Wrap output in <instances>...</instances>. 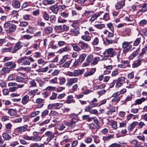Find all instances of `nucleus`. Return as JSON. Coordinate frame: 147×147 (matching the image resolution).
Masks as SVG:
<instances>
[{
    "mask_svg": "<svg viewBox=\"0 0 147 147\" xmlns=\"http://www.w3.org/2000/svg\"><path fill=\"white\" fill-rule=\"evenodd\" d=\"M96 70V69L95 68H92L89 71H87L84 74V76L85 77H87L91 76L94 73Z\"/></svg>",
    "mask_w": 147,
    "mask_h": 147,
    "instance_id": "obj_17",
    "label": "nucleus"
},
{
    "mask_svg": "<svg viewBox=\"0 0 147 147\" xmlns=\"http://www.w3.org/2000/svg\"><path fill=\"white\" fill-rule=\"evenodd\" d=\"M5 65L7 67H9L10 68L13 69L16 67V65L13 62H8L5 63Z\"/></svg>",
    "mask_w": 147,
    "mask_h": 147,
    "instance_id": "obj_19",
    "label": "nucleus"
},
{
    "mask_svg": "<svg viewBox=\"0 0 147 147\" xmlns=\"http://www.w3.org/2000/svg\"><path fill=\"white\" fill-rule=\"evenodd\" d=\"M125 20L128 22H130L134 23L135 22L134 17L133 16H129V17H126L125 18Z\"/></svg>",
    "mask_w": 147,
    "mask_h": 147,
    "instance_id": "obj_24",
    "label": "nucleus"
},
{
    "mask_svg": "<svg viewBox=\"0 0 147 147\" xmlns=\"http://www.w3.org/2000/svg\"><path fill=\"white\" fill-rule=\"evenodd\" d=\"M58 129L59 131H62L65 128L64 125L63 124H61L59 125L58 126Z\"/></svg>",
    "mask_w": 147,
    "mask_h": 147,
    "instance_id": "obj_55",
    "label": "nucleus"
},
{
    "mask_svg": "<svg viewBox=\"0 0 147 147\" xmlns=\"http://www.w3.org/2000/svg\"><path fill=\"white\" fill-rule=\"evenodd\" d=\"M53 31V28L52 27L49 26L45 28L44 30L45 32L47 34L51 33Z\"/></svg>",
    "mask_w": 147,
    "mask_h": 147,
    "instance_id": "obj_33",
    "label": "nucleus"
},
{
    "mask_svg": "<svg viewBox=\"0 0 147 147\" xmlns=\"http://www.w3.org/2000/svg\"><path fill=\"white\" fill-rule=\"evenodd\" d=\"M10 71V69L8 67H3L1 70V72L2 74H4L5 73H8Z\"/></svg>",
    "mask_w": 147,
    "mask_h": 147,
    "instance_id": "obj_41",
    "label": "nucleus"
},
{
    "mask_svg": "<svg viewBox=\"0 0 147 147\" xmlns=\"http://www.w3.org/2000/svg\"><path fill=\"white\" fill-rule=\"evenodd\" d=\"M45 135L47 136V141L49 142H50L54 137V134L51 131H48L45 133Z\"/></svg>",
    "mask_w": 147,
    "mask_h": 147,
    "instance_id": "obj_6",
    "label": "nucleus"
},
{
    "mask_svg": "<svg viewBox=\"0 0 147 147\" xmlns=\"http://www.w3.org/2000/svg\"><path fill=\"white\" fill-rule=\"evenodd\" d=\"M71 60H70L67 61L66 63L63 64V66L64 67H65L67 68L68 67H69L71 63Z\"/></svg>",
    "mask_w": 147,
    "mask_h": 147,
    "instance_id": "obj_58",
    "label": "nucleus"
},
{
    "mask_svg": "<svg viewBox=\"0 0 147 147\" xmlns=\"http://www.w3.org/2000/svg\"><path fill=\"white\" fill-rule=\"evenodd\" d=\"M86 56V54L85 53H82L80 56V61H81V63H82L84 61Z\"/></svg>",
    "mask_w": 147,
    "mask_h": 147,
    "instance_id": "obj_51",
    "label": "nucleus"
},
{
    "mask_svg": "<svg viewBox=\"0 0 147 147\" xmlns=\"http://www.w3.org/2000/svg\"><path fill=\"white\" fill-rule=\"evenodd\" d=\"M81 38L82 39L86 41H89L91 40V37L90 36V34L87 31L85 32L84 35L82 36Z\"/></svg>",
    "mask_w": 147,
    "mask_h": 147,
    "instance_id": "obj_5",
    "label": "nucleus"
},
{
    "mask_svg": "<svg viewBox=\"0 0 147 147\" xmlns=\"http://www.w3.org/2000/svg\"><path fill=\"white\" fill-rule=\"evenodd\" d=\"M79 29L78 27L76 28L71 29L70 30V32L73 33L75 36L79 34Z\"/></svg>",
    "mask_w": 147,
    "mask_h": 147,
    "instance_id": "obj_25",
    "label": "nucleus"
},
{
    "mask_svg": "<svg viewBox=\"0 0 147 147\" xmlns=\"http://www.w3.org/2000/svg\"><path fill=\"white\" fill-rule=\"evenodd\" d=\"M72 102H75V101L73 99V96L71 95H69L67 96L66 103L67 104H70Z\"/></svg>",
    "mask_w": 147,
    "mask_h": 147,
    "instance_id": "obj_26",
    "label": "nucleus"
},
{
    "mask_svg": "<svg viewBox=\"0 0 147 147\" xmlns=\"http://www.w3.org/2000/svg\"><path fill=\"white\" fill-rule=\"evenodd\" d=\"M95 28L99 29H101L105 27V25L104 24H98L94 25Z\"/></svg>",
    "mask_w": 147,
    "mask_h": 147,
    "instance_id": "obj_47",
    "label": "nucleus"
},
{
    "mask_svg": "<svg viewBox=\"0 0 147 147\" xmlns=\"http://www.w3.org/2000/svg\"><path fill=\"white\" fill-rule=\"evenodd\" d=\"M4 28L6 32L9 34L15 32L16 29V26L11 22H7L4 24Z\"/></svg>",
    "mask_w": 147,
    "mask_h": 147,
    "instance_id": "obj_1",
    "label": "nucleus"
},
{
    "mask_svg": "<svg viewBox=\"0 0 147 147\" xmlns=\"http://www.w3.org/2000/svg\"><path fill=\"white\" fill-rule=\"evenodd\" d=\"M69 116L70 118L71 119V121L72 123L74 124L78 122V121L77 119L78 117V114L73 113L70 114Z\"/></svg>",
    "mask_w": 147,
    "mask_h": 147,
    "instance_id": "obj_8",
    "label": "nucleus"
},
{
    "mask_svg": "<svg viewBox=\"0 0 147 147\" xmlns=\"http://www.w3.org/2000/svg\"><path fill=\"white\" fill-rule=\"evenodd\" d=\"M40 111H36L30 114V116L32 117H33L36 116L38 115L40 113Z\"/></svg>",
    "mask_w": 147,
    "mask_h": 147,
    "instance_id": "obj_53",
    "label": "nucleus"
},
{
    "mask_svg": "<svg viewBox=\"0 0 147 147\" xmlns=\"http://www.w3.org/2000/svg\"><path fill=\"white\" fill-rule=\"evenodd\" d=\"M125 0H123L118 2L115 5V7L117 9H121L125 5Z\"/></svg>",
    "mask_w": 147,
    "mask_h": 147,
    "instance_id": "obj_9",
    "label": "nucleus"
},
{
    "mask_svg": "<svg viewBox=\"0 0 147 147\" xmlns=\"http://www.w3.org/2000/svg\"><path fill=\"white\" fill-rule=\"evenodd\" d=\"M45 62L44 60L42 59H40L37 61V63L40 65H44L45 63H44Z\"/></svg>",
    "mask_w": 147,
    "mask_h": 147,
    "instance_id": "obj_62",
    "label": "nucleus"
},
{
    "mask_svg": "<svg viewBox=\"0 0 147 147\" xmlns=\"http://www.w3.org/2000/svg\"><path fill=\"white\" fill-rule=\"evenodd\" d=\"M43 17L46 20H48L49 19V16L46 12L45 11L43 13Z\"/></svg>",
    "mask_w": 147,
    "mask_h": 147,
    "instance_id": "obj_61",
    "label": "nucleus"
},
{
    "mask_svg": "<svg viewBox=\"0 0 147 147\" xmlns=\"http://www.w3.org/2000/svg\"><path fill=\"white\" fill-rule=\"evenodd\" d=\"M140 48L139 47L137 49L136 51H134L132 54L130 55L129 57L130 59H133L134 57H135L136 56V55L138 54L140 51Z\"/></svg>",
    "mask_w": 147,
    "mask_h": 147,
    "instance_id": "obj_28",
    "label": "nucleus"
},
{
    "mask_svg": "<svg viewBox=\"0 0 147 147\" xmlns=\"http://www.w3.org/2000/svg\"><path fill=\"white\" fill-rule=\"evenodd\" d=\"M50 9L53 12L56 14L57 13L59 10V8L58 7L57 5L56 4H55L51 6L50 7Z\"/></svg>",
    "mask_w": 147,
    "mask_h": 147,
    "instance_id": "obj_13",
    "label": "nucleus"
},
{
    "mask_svg": "<svg viewBox=\"0 0 147 147\" xmlns=\"http://www.w3.org/2000/svg\"><path fill=\"white\" fill-rule=\"evenodd\" d=\"M106 85L104 84H101L98 86H95L93 87L94 90H97L100 89H101L105 88Z\"/></svg>",
    "mask_w": 147,
    "mask_h": 147,
    "instance_id": "obj_34",
    "label": "nucleus"
},
{
    "mask_svg": "<svg viewBox=\"0 0 147 147\" xmlns=\"http://www.w3.org/2000/svg\"><path fill=\"white\" fill-rule=\"evenodd\" d=\"M103 55H105L109 57H113L116 55V53L114 51L113 49L110 48L106 49Z\"/></svg>",
    "mask_w": 147,
    "mask_h": 147,
    "instance_id": "obj_4",
    "label": "nucleus"
},
{
    "mask_svg": "<svg viewBox=\"0 0 147 147\" xmlns=\"http://www.w3.org/2000/svg\"><path fill=\"white\" fill-rule=\"evenodd\" d=\"M30 100L29 97L27 95L24 96L22 99V102L24 105H26Z\"/></svg>",
    "mask_w": 147,
    "mask_h": 147,
    "instance_id": "obj_16",
    "label": "nucleus"
},
{
    "mask_svg": "<svg viewBox=\"0 0 147 147\" xmlns=\"http://www.w3.org/2000/svg\"><path fill=\"white\" fill-rule=\"evenodd\" d=\"M78 44L80 47L81 50H86L88 49L89 48V45L88 44L82 41H80Z\"/></svg>",
    "mask_w": 147,
    "mask_h": 147,
    "instance_id": "obj_7",
    "label": "nucleus"
},
{
    "mask_svg": "<svg viewBox=\"0 0 147 147\" xmlns=\"http://www.w3.org/2000/svg\"><path fill=\"white\" fill-rule=\"evenodd\" d=\"M138 124V122L134 121L129 125L128 127V129L129 131L132 130Z\"/></svg>",
    "mask_w": 147,
    "mask_h": 147,
    "instance_id": "obj_22",
    "label": "nucleus"
},
{
    "mask_svg": "<svg viewBox=\"0 0 147 147\" xmlns=\"http://www.w3.org/2000/svg\"><path fill=\"white\" fill-rule=\"evenodd\" d=\"M84 71V69H76L74 71V76H78L82 75Z\"/></svg>",
    "mask_w": 147,
    "mask_h": 147,
    "instance_id": "obj_14",
    "label": "nucleus"
},
{
    "mask_svg": "<svg viewBox=\"0 0 147 147\" xmlns=\"http://www.w3.org/2000/svg\"><path fill=\"white\" fill-rule=\"evenodd\" d=\"M42 4L45 5H47L54 4L55 3V1L53 0H43Z\"/></svg>",
    "mask_w": 147,
    "mask_h": 147,
    "instance_id": "obj_18",
    "label": "nucleus"
},
{
    "mask_svg": "<svg viewBox=\"0 0 147 147\" xmlns=\"http://www.w3.org/2000/svg\"><path fill=\"white\" fill-rule=\"evenodd\" d=\"M99 42L98 38V37H96L94 39L93 42H92V44L93 45H96L98 44Z\"/></svg>",
    "mask_w": 147,
    "mask_h": 147,
    "instance_id": "obj_45",
    "label": "nucleus"
},
{
    "mask_svg": "<svg viewBox=\"0 0 147 147\" xmlns=\"http://www.w3.org/2000/svg\"><path fill=\"white\" fill-rule=\"evenodd\" d=\"M6 129V132L8 133L11 132V129L12 127V125L10 123H8L5 125Z\"/></svg>",
    "mask_w": 147,
    "mask_h": 147,
    "instance_id": "obj_23",
    "label": "nucleus"
},
{
    "mask_svg": "<svg viewBox=\"0 0 147 147\" xmlns=\"http://www.w3.org/2000/svg\"><path fill=\"white\" fill-rule=\"evenodd\" d=\"M34 29V28L29 26L28 28L26 30V32L28 33L32 34L33 32V30Z\"/></svg>",
    "mask_w": 147,
    "mask_h": 147,
    "instance_id": "obj_49",
    "label": "nucleus"
},
{
    "mask_svg": "<svg viewBox=\"0 0 147 147\" xmlns=\"http://www.w3.org/2000/svg\"><path fill=\"white\" fill-rule=\"evenodd\" d=\"M78 79L77 78H74L70 79L67 82L66 85L68 87L70 86L74 83L77 82Z\"/></svg>",
    "mask_w": 147,
    "mask_h": 147,
    "instance_id": "obj_12",
    "label": "nucleus"
},
{
    "mask_svg": "<svg viewBox=\"0 0 147 147\" xmlns=\"http://www.w3.org/2000/svg\"><path fill=\"white\" fill-rule=\"evenodd\" d=\"M71 50V48L69 46H66L65 47L61 49L59 51V53H62L63 52H67Z\"/></svg>",
    "mask_w": 147,
    "mask_h": 147,
    "instance_id": "obj_15",
    "label": "nucleus"
},
{
    "mask_svg": "<svg viewBox=\"0 0 147 147\" xmlns=\"http://www.w3.org/2000/svg\"><path fill=\"white\" fill-rule=\"evenodd\" d=\"M90 128L92 129H94L95 128H97L98 129H99V126H98L97 125H95L93 123H91L90 125Z\"/></svg>",
    "mask_w": 147,
    "mask_h": 147,
    "instance_id": "obj_57",
    "label": "nucleus"
},
{
    "mask_svg": "<svg viewBox=\"0 0 147 147\" xmlns=\"http://www.w3.org/2000/svg\"><path fill=\"white\" fill-rule=\"evenodd\" d=\"M55 89V87L49 86L47 87L46 88V90L49 91H54Z\"/></svg>",
    "mask_w": 147,
    "mask_h": 147,
    "instance_id": "obj_59",
    "label": "nucleus"
},
{
    "mask_svg": "<svg viewBox=\"0 0 147 147\" xmlns=\"http://www.w3.org/2000/svg\"><path fill=\"white\" fill-rule=\"evenodd\" d=\"M141 40V38H137L134 42V46H138Z\"/></svg>",
    "mask_w": 147,
    "mask_h": 147,
    "instance_id": "obj_56",
    "label": "nucleus"
},
{
    "mask_svg": "<svg viewBox=\"0 0 147 147\" xmlns=\"http://www.w3.org/2000/svg\"><path fill=\"white\" fill-rule=\"evenodd\" d=\"M131 42H124L122 43V47L123 48H125L130 47H132V45H130Z\"/></svg>",
    "mask_w": 147,
    "mask_h": 147,
    "instance_id": "obj_35",
    "label": "nucleus"
},
{
    "mask_svg": "<svg viewBox=\"0 0 147 147\" xmlns=\"http://www.w3.org/2000/svg\"><path fill=\"white\" fill-rule=\"evenodd\" d=\"M57 95V94L55 92H53L52 96L50 97V99L51 100H55L56 98Z\"/></svg>",
    "mask_w": 147,
    "mask_h": 147,
    "instance_id": "obj_60",
    "label": "nucleus"
},
{
    "mask_svg": "<svg viewBox=\"0 0 147 147\" xmlns=\"http://www.w3.org/2000/svg\"><path fill=\"white\" fill-rule=\"evenodd\" d=\"M61 27L62 32L67 31L69 29V27L65 24H63L62 26L61 25Z\"/></svg>",
    "mask_w": 147,
    "mask_h": 147,
    "instance_id": "obj_48",
    "label": "nucleus"
},
{
    "mask_svg": "<svg viewBox=\"0 0 147 147\" xmlns=\"http://www.w3.org/2000/svg\"><path fill=\"white\" fill-rule=\"evenodd\" d=\"M29 84L32 87H35L36 86V84L34 80L31 79L29 82Z\"/></svg>",
    "mask_w": 147,
    "mask_h": 147,
    "instance_id": "obj_46",
    "label": "nucleus"
},
{
    "mask_svg": "<svg viewBox=\"0 0 147 147\" xmlns=\"http://www.w3.org/2000/svg\"><path fill=\"white\" fill-rule=\"evenodd\" d=\"M100 60V58L98 57H96L93 59V61L91 63V66H93L96 64Z\"/></svg>",
    "mask_w": 147,
    "mask_h": 147,
    "instance_id": "obj_37",
    "label": "nucleus"
},
{
    "mask_svg": "<svg viewBox=\"0 0 147 147\" xmlns=\"http://www.w3.org/2000/svg\"><path fill=\"white\" fill-rule=\"evenodd\" d=\"M56 17L54 16H51L50 17V21L52 23H54L56 21Z\"/></svg>",
    "mask_w": 147,
    "mask_h": 147,
    "instance_id": "obj_63",
    "label": "nucleus"
},
{
    "mask_svg": "<svg viewBox=\"0 0 147 147\" xmlns=\"http://www.w3.org/2000/svg\"><path fill=\"white\" fill-rule=\"evenodd\" d=\"M71 46L73 48L74 50L76 51H81L80 47H79L75 43L71 44Z\"/></svg>",
    "mask_w": 147,
    "mask_h": 147,
    "instance_id": "obj_27",
    "label": "nucleus"
},
{
    "mask_svg": "<svg viewBox=\"0 0 147 147\" xmlns=\"http://www.w3.org/2000/svg\"><path fill=\"white\" fill-rule=\"evenodd\" d=\"M22 47V43L19 42L16 44L14 46H11L9 48L10 52L14 53Z\"/></svg>",
    "mask_w": 147,
    "mask_h": 147,
    "instance_id": "obj_2",
    "label": "nucleus"
},
{
    "mask_svg": "<svg viewBox=\"0 0 147 147\" xmlns=\"http://www.w3.org/2000/svg\"><path fill=\"white\" fill-rule=\"evenodd\" d=\"M42 139V137L39 136H32V140L38 142L40 141Z\"/></svg>",
    "mask_w": 147,
    "mask_h": 147,
    "instance_id": "obj_31",
    "label": "nucleus"
},
{
    "mask_svg": "<svg viewBox=\"0 0 147 147\" xmlns=\"http://www.w3.org/2000/svg\"><path fill=\"white\" fill-rule=\"evenodd\" d=\"M59 80V84L61 85H63L64 84L66 81L65 79L63 77L60 78Z\"/></svg>",
    "mask_w": 147,
    "mask_h": 147,
    "instance_id": "obj_54",
    "label": "nucleus"
},
{
    "mask_svg": "<svg viewBox=\"0 0 147 147\" xmlns=\"http://www.w3.org/2000/svg\"><path fill=\"white\" fill-rule=\"evenodd\" d=\"M141 60H138L137 62L133 63L132 65V67L133 68H135L141 65Z\"/></svg>",
    "mask_w": 147,
    "mask_h": 147,
    "instance_id": "obj_39",
    "label": "nucleus"
},
{
    "mask_svg": "<svg viewBox=\"0 0 147 147\" xmlns=\"http://www.w3.org/2000/svg\"><path fill=\"white\" fill-rule=\"evenodd\" d=\"M38 91V89H35L34 90H30L28 92V94L30 96L34 95V96L36 93Z\"/></svg>",
    "mask_w": 147,
    "mask_h": 147,
    "instance_id": "obj_38",
    "label": "nucleus"
},
{
    "mask_svg": "<svg viewBox=\"0 0 147 147\" xmlns=\"http://www.w3.org/2000/svg\"><path fill=\"white\" fill-rule=\"evenodd\" d=\"M6 110H7L8 113L11 116H16L17 115V111L16 109H6Z\"/></svg>",
    "mask_w": 147,
    "mask_h": 147,
    "instance_id": "obj_11",
    "label": "nucleus"
},
{
    "mask_svg": "<svg viewBox=\"0 0 147 147\" xmlns=\"http://www.w3.org/2000/svg\"><path fill=\"white\" fill-rule=\"evenodd\" d=\"M12 5L13 7L15 8H18L20 6V2L17 1H13L12 3Z\"/></svg>",
    "mask_w": 147,
    "mask_h": 147,
    "instance_id": "obj_21",
    "label": "nucleus"
},
{
    "mask_svg": "<svg viewBox=\"0 0 147 147\" xmlns=\"http://www.w3.org/2000/svg\"><path fill=\"white\" fill-rule=\"evenodd\" d=\"M64 124L67 126H71L73 128H74L75 127V125L71 121L70 122L65 121L64 122Z\"/></svg>",
    "mask_w": 147,
    "mask_h": 147,
    "instance_id": "obj_30",
    "label": "nucleus"
},
{
    "mask_svg": "<svg viewBox=\"0 0 147 147\" xmlns=\"http://www.w3.org/2000/svg\"><path fill=\"white\" fill-rule=\"evenodd\" d=\"M113 135H109L107 136H104L103 138V140L105 141H108L110 139L113 138Z\"/></svg>",
    "mask_w": 147,
    "mask_h": 147,
    "instance_id": "obj_42",
    "label": "nucleus"
},
{
    "mask_svg": "<svg viewBox=\"0 0 147 147\" xmlns=\"http://www.w3.org/2000/svg\"><path fill=\"white\" fill-rule=\"evenodd\" d=\"M145 98L144 97L137 99L135 101V105L141 104L143 102L145 101Z\"/></svg>",
    "mask_w": 147,
    "mask_h": 147,
    "instance_id": "obj_29",
    "label": "nucleus"
},
{
    "mask_svg": "<svg viewBox=\"0 0 147 147\" xmlns=\"http://www.w3.org/2000/svg\"><path fill=\"white\" fill-rule=\"evenodd\" d=\"M147 4L144 3L142 6V9L139 10V13H144L147 11Z\"/></svg>",
    "mask_w": 147,
    "mask_h": 147,
    "instance_id": "obj_20",
    "label": "nucleus"
},
{
    "mask_svg": "<svg viewBox=\"0 0 147 147\" xmlns=\"http://www.w3.org/2000/svg\"><path fill=\"white\" fill-rule=\"evenodd\" d=\"M2 136L3 138L6 140H9L11 138V136L6 133H4L3 134Z\"/></svg>",
    "mask_w": 147,
    "mask_h": 147,
    "instance_id": "obj_32",
    "label": "nucleus"
},
{
    "mask_svg": "<svg viewBox=\"0 0 147 147\" xmlns=\"http://www.w3.org/2000/svg\"><path fill=\"white\" fill-rule=\"evenodd\" d=\"M144 54H146L147 55V48L145 47L142 49V53L140 54L139 57L140 58L142 57V55Z\"/></svg>",
    "mask_w": 147,
    "mask_h": 147,
    "instance_id": "obj_36",
    "label": "nucleus"
},
{
    "mask_svg": "<svg viewBox=\"0 0 147 147\" xmlns=\"http://www.w3.org/2000/svg\"><path fill=\"white\" fill-rule=\"evenodd\" d=\"M93 59V55L92 54H90L88 55L86 59V61L89 63H91Z\"/></svg>",
    "mask_w": 147,
    "mask_h": 147,
    "instance_id": "obj_40",
    "label": "nucleus"
},
{
    "mask_svg": "<svg viewBox=\"0 0 147 147\" xmlns=\"http://www.w3.org/2000/svg\"><path fill=\"white\" fill-rule=\"evenodd\" d=\"M82 90L83 91L82 94H87L90 93L92 92V91H90L89 90L87 89H85V87H83L82 89Z\"/></svg>",
    "mask_w": 147,
    "mask_h": 147,
    "instance_id": "obj_43",
    "label": "nucleus"
},
{
    "mask_svg": "<svg viewBox=\"0 0 147 147\" xmlns=\"http://www.w3.org/2000/svg\"><path fill=\"white\" fill-rule=\"evenodd\" d=\"M28 57L24 56L21 57L18 60L17 62L19 63H20L22 65H29L30 64V62L28 60Z\"/></svg>",
    "mask_w": 147,
    "mask_h": 147,
    "instance_id": "obj_3",
    "label": "nucleus"
},
{
    "mask_svg": "<svg viewBox=\"0 0 147 147\" xmlns=\"http://www.w3.org/2000/svg\"><path fill=\"white\" fill-rule=\"evenodd\" d=\"M147 23V21L145 19H143L140 21L139 25L140 26H143L146 25Z\"/></svg>",
    "mask_w": 147,
    "mask_h": 147,
    "instance_id": "obj_52",
    "label": "nucleus"
},
{
    "mask_svg": "<svg viewBox=\"0 0 147 147\" xmlns=\"http://www.w3.org/2000/svg\"><path fill=\"white\" fill-rule=\"evenodd\" d=\"M103 13V11H100L98 12V13H96L93 14L90 19V21L91 22H93L98 17L100 16Z\"/></svg>",
    "mask_w": 147,
    "mask_h": 147,
    "instance_id": "obj_10",
    "label": "nucleus"
},
{
    "mask_svg": "<svg viewBox=\"0 0 147 147\" xmlns=\"http://www.w3.org/2000/svg\"><path fill=\"white\" fill-rule=\"evenodd\" d=\"M103 19L105 21H107L109 20L110 18L109 14L107 13H105L103 17Z\"/></svg>",
    "mask_w": 147,
    "mask_h": 147,
    "instance_id": "obj_64",
    "label": "nucleus"
},
{
    "mask_svg": "<svg viewBox=\"0 0 147 147\" xmlns=\"http://www.w3.org/2000/svg\"><path fill=\"white\" fill-rule=\"evenodd\" d=\"M108 28L112 31L114 30V26L113 24L111 22L108 23L107 24Z\"/></svg>",
    "mask_w": 147,
    "mask_h": 147,
    "instance_id": "obj_50",
    "label": "nucleus"
},
{
    "mask_svg": "<svg viewBox=\"0 0 147 147\" xmlns=\"http://www.w3.org/2000/svg\"><path fill=\"white\" fill-rule=\"evenodd\" d=\"M67 58L68 57L67 55H65L63 57V58L60 60V61L59 62V64L60 65L62 64L63 63H64L66 61V60L67 59Z\"/></svg>",
    "mask_w": 147,
    "mask_h": 147,
    "instance_id": "obj_44",
    "label": "nucleus"
}]
</instances>
